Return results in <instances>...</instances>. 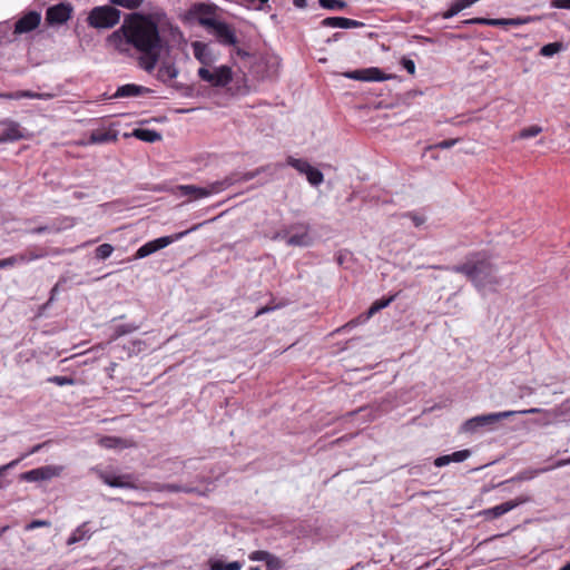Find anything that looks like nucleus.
I'll return each instance as SVG.
<instances>
[{
    "label": "nucleus",
    "instance_id": "1",
    "mask_svg": "<svg viewBox=\"0 0 570 570\" xmlns=\"http://www.w3.org/2000/svg\"><path fill=\"white\" fill-rule=\"evenodd\" d=\"M107 45L120 53L139 51V66L147 72L155 69L163 49L157 24L139 13L128 14L122 26L108 36Z\"/></svg>",
    "mask_w": 570,
    "mask_h": 570
},
{
    "label": "nucleus",
    "instance_id": "2",
    "mask_svg": "<svg viewBox=\"0 0 570 570\" xmlns=\"http://www.w3.org/2000/svg\"><path fill=\"white\" fill-rule=\"evenodd\" d=\"M453 272L463 274L483 295L497 292L502 283L497 267L483 253L469 255L464 263L453 268Z\"/></svg>",
    "mask_w": 570,
    "mask_h": 570
},
{
    "label": "nucleus",
    "instance_id": "3",
    "mask_svg": "<svg viewBox=\"0 0 570 570\" xmlns=\"http://www.w3.org/2000/svg\"><path fill=\"white\" fill-rule=\"evenodd\" d=\"M540 411L541 410L539 407H532V409L522 410V411H503V412H498V413L476 415L474 417L466 420L462 424L461 431L464 433H474L482 428L491 426V425L498 423L499 421H501L503 419H508L515 414H533L534 412H540Z\"/></svg>",
    "mask_w": 570,
    "mask_h": 570
},
{
    "label": "nucleus",
    "instance_id": "4",
    "mask_svg": "<svg viewBox=\"0 0 570 570\" xmlns=\"http://www.w3.org/2000/svg\"><path fill=\"white\" fill-rule=\"evenodd\" d=\"M120 20V11L111 6L95 7L88 14L87 22L96 29H109Z\"/></svg>",
    "mask_w": 570,
    "mask_h": 570
},
{
    "label": "nucleus",
    "instance_id": "5",
    "mask_svg": "<svg viewBox=\"0 0 570 570\" xmlns=\"http://www.w3.org/2000/svg\"><path fill=\"white\" fill-rule=\"evenodd\" d=\"M234 179L232 177H226L223 180H217L209 184L207 187H198L195 185H180L177 189L180 191L181 196H189L194 199L205 198L214 194H218L234 184Z\"/></svg>",
    "mask_w": 570,
    "mask_h": 570
},
{
    "label": "nucleus",
    "instance_id": "6",
    "mask_svg": "<svg viewBox=\"0 0 570 570\" xmlns=\"http://www.w3.org/2000/svg\"><path fill=\"white\" fill-rule=\"evenodd\" d=\"M203 224H196L187 230H184V232L170 235V236H164V237H159L157 239L150 240L138 248V250L135 254V258L136 259L145 258V257L154 254L155 252L167 247L171 243L181 239L187 234H189L194 230H197Z\"/></svg>",
    "mask_w": 570,
    "mask_h": 570
},
{
    "label": "nucleus",
    "instance_id": "7",
    "mask_svg": "<svg viewBox=\"0 0 570 570\" xmlns=\"http://www.w3.org/2000/svg\"><path fill=\"white\" fill-rule=\"evenodd\" d=\"M200 24L207 28L222 45L235 46L237 43L234 29L226 22L215 18H202Z\"/></svg>",
    "mask_w": 570,
    "mask_h": 570
},
{
    "label": "nucleus",
    "instance_id": "8",
    "mask_svg": "<svg viewBox=\"0 0 570 570\" xmlns=\"http://www.w3.org/2000/svg\"><path fill=\"white\" fill-rule=\"evenodd\" d=\"M198 77L213 87H226L233 80V71L228 66H219L213 69L200 67Z\"/></svg>",
    "mask_w": 570,
    "mask_h": 570
},
{
    "label": "nucleus",
    "instance_id": "9",
    "mask_svg": "<svg viewBox=\"0 0 570 570\" xmlns=\"http://www.w3.org/2000/svg\"><path fill=\"white\" fill-rule=\"evenodd\" d=\"M72 11L73 8L68 2L51 6L46 11V21L49 26L63 24L71 18Z\"/></svg>",
    "mask_w": 570,
    "mask_h": 570
},
{
    "label": "nucleus",
    "instance_id": "10",
    "mask_svg": "<svg viewBox=\"0 0 570 570\" xmlns=\"http://www.w3.org/2000/svg\"><path fill=\"white\" fill-rule=\"evenodd\" d=\"M99 479L111 488L139 489L136 478L132 474L115 475L106 471H98Z\"/></svg>",
    "mask_w": 570,
    "mask_h": 570
},
{
    "label": "nucleus",
    "instance_id": "11",
    "mask_svg": "<svg viewBox=\"0 0 570 570\" xmlns=\"http://www.w3.org/2000/svg\"><path fill=\"white\" fill-rule=\"evenodd\" d=\"M530 501V498L527 497V495H521V497H518L513 500H510V501H507V502H503L501 504H498L493 508H490V509H487L482 512V514L487 518V519H497V518H500L501 515L510 512L511 510H513L514 508L523 504V503H527Z\"/></svg>",
    "mask_w": 570,
    "mask_h": 570
},
{
    "label": "nucleus",
    "instance_id": "12",
    "mask_svg": "<svg viewBox=\"0 0 570 570\" xmlns=\"http://www.w3.org/2000/svg\"><path fill=\"white\" fill-rule=\"evenodd\" d=\"M41 22V13L38 11H28L14 23V35H22L33 31Z\"/></svg>",
    "mask_w": 570,
    "mask_h": 570
},
{
    "label": "nucleus",
    "instance_id": "13",
    "mask_svg": "<svg viewBox=\"0 0 570 570\" xmlns=\"http://www.w3.org/2000/svg\"><path fill=\"white\" fill-rule=\"evenodd\" d=\"M61 472L62 466L45 465L23 473L22 479L29 482L50 480L55 476L60 475Z\"/></svg>",
    "mask_w": 570,
    "mask_h": 570
},
{
    "label": "nucleus",
    "instance_id": "14",
    "mask_svg": "<svg viewBox=\"0 0 570 570\" xmlns=\"http://www.w3.org/2000/svg\"><path fill=\"white\" fill-rule=\"evenodd\" d=\"M1 125L3 126V130L0 135V144L23 138V132L17 121L6 119L1 121Z\"/></svg>",
    "mask_w": 570,
    "mask_h": 570
},
{
    "label": "nucleus",
    "instance_id": "15",
    "mask_svg": "<svg viewBox=\"0 0 570 570\" xmlns=\"http://www.w3.org/2000/svg\"><path fill=\"white\" fill-rule=\"evenodd\" d=\"M539 413L544 414L543 424L556 423L562 419H570V405L563 403L552 410H542Z\"/></svg>",
    "mask_w": 570,
    "mask_h": 570
},
{
    "label": "nucleus",
    "instance_id": "16",
    "mask_svg": "<svg viewBox=\"0 0 570 570\" xmlns=\"http://www.w3.org/2000/svg\"><path fill=\"white\" fill-rule=\"evenodd\" d=\"M322 27L326 28H343V29H350V28H360L363 27L364 23L357 20L343 18V17H328L321 21Z\"/></svg>",
    "mask_w": 570,
    "mask_h": 570
},
{
    "label": "nucleus",
    "instance_id": "17",
    "mask_svg": "<svg viewBox=\"0 0 570 570\" xmlns=\"http://www.w3.org/2000/svg\"><path fill=\"white\" fill-rule=\"evenodd\" d=\"M191 46L195 58L203 65V67L208 68L215 61V57L207 45L195 41Z\"/></svg>",
    "mask_w": 570,
    "mask_h": 570
},
{
    "label": "nucleus",
    "instance_id": "18",
    "mask_svg": "<svg viewBox=\"0 0 570 570\" xmlns=\"http://www.w3.org/2000/svg\"><path fill=\"white\" fill-rule=\"evenodd\" d=\"M150 92V89L135 85V83H127L124 86L118 87L117 91L114 94L112 98H128V97H137L145 94Z\"/></svg>",
    "mask_w": 570,
    "mask_h": 570
},
{
    "label": "nucleus",
    "instance_id": "19",
    "mask_svg": "<svg viewBox=\"0 0 570 570\" xmlns=\"http://www.w3.org/2000/svg\"><path fill=\"white\" fill-rule=\"evenodd\" d=\"M345 76L350 79L354 80H367V81H380L383 80V73L377 68H371L366 70H355L345 73Z\"/></svg>",
    "mask_w": 570,
    "mask_h": 570
},
{
    "label": "nucleus",
    "instance_id": "20",
    "mask_svg": "<svg viewBox=\"0 0 570 570\" xmlns=\"http://www.w3.org/2000/svg\"><path fill=\"white\" fill-rule=\"evenodd\" d=\"M471 451L470 450H460L456 452H453L451 454L439 456L434 460V465L438 468L445 466L452 462L459 463L465 461L468 458H470Z\"/></svg>",
    "mask_w": 570,
    "mask_h": 570
},
{
    "label": "nucleus",
    "instance_id": "21",
    "mask_svg": "<svg viewBox=\"0 0 570 570\" xmlns=\"http://www.w3.org/2000/svg\"><path fill=\"white\" fill-rule=\"evenodd\" d=\"M179 71L174 63L164 62L157 71V79L164 83L169 82L178 76Z\"/></svg>",
    "mask_w": 570,
    "mask_h": 570
},
{
    "label": "nucleus",
    "instance_id": "22",
    "mask_svg": "<svg viewBox=\"0 0 570 570\" xmlns=\"http://www.w3.org/2000/svg\"><path fill=\"white\" fill-rule=\"evenodd\" d=\"M117 140V134L109 130H94L90 134L89 141L91 144H106Z\"/></svg>",
    "mask_w": 570,
    "mask_h": 570
},
{
    "label": "nucleus",
    "instance_id": "23",
    "mask_svg": "<svg viewBox=\"0 0 570 570\" xmlns=\"http://www.w3.org/2000/svg\"><path fill=\"white\" fill-rule=\"evenodd\" d=\"M132 136L146 142H156L161 140V135L153 129L137 128L134 130Z\"/></svg>",
    "mask_w": 570,
    "mask_h": 570
},
{
    "label": "nucleus",
    "instance_id": "24",
    "mask_svg": "<svg viewBox=\"0 0 570 570\" xmlns=\"http://www.w3.org/2000/svg\"><path fill=\"white\" fill-rule=\"evenodd\" d=\"M210 570H240L243 563L239 561L224 562L220 559H210L208 561Z\"/></svg>",
    "mask_w": 570,
    "mask_h": 570
},
{
    "label": "nucleus",
    "instance_id": "25",
    "mask_svg": "<svg viewBox=\"0 0 570 570\" xmlns=\"http://www.w3.org/2000/svg\"><path fill=\"white\" fill-rule=\"evenodd\" d=\"M249 559L252 561H264L271 569L275 568L277 563V558H275L269 552L263 550L253 551L249 554Z\"/></svg>",
    "mask_w": 570,
    "mask_h": 570
},
{
    "label": "nucleus",
    "instance_id": "26",
    "mask_svg": "<svg viewBox=\"0 0 570 570\" xmlns=\"http://www.w3.org/2000/svg\"><path fill=\"white\" fill-rule=\"evenodd\" d=\"M87 524H88V522H83L71 533V535L67 540L68 546L75 544L83 539L90 538V533H89V529L87 528Z\"/></svg>",
    "mask_w": 570,
    "mask_h": 570
},
{
    "label": "nucleus",
    "instance_id": "27",
    "mask_svg": "<svg viewBox=\"0 0 570 570\" xmlns=\"http://www.w3.org/2000/svg\"><path fill=\"white\" fill-rule=\"evenodd\" d=\"M549 470H550L549 468H543V469H539V470H525V471L518 473L510 481H512V482L529 481V480L535 478L538 474L547 472Z\"/></svg>",
    "mask_w": 570,
    "mask_h": 570
},
{
    "label": "nucleus",
    "instance_id": "28",
    "mask_svg": "<svg viewBox=\"0 0 570 570\" xmlns=\"http://www.w3.org/2000/svg\"><path fill=\"white\" fill-rule=\"evenodd\" d=\"M156 489L158 491H167V492H186V493L196 492L195 488L184 487V485L174 484V483L157 485Z\"/></svg>",
    "mask_w": 570,
    "mask_h": 570
},
{
    "label": "nucleus",
    "instance_id": "29",
    "mask_svg": "<svg viewBox=\"0 0 570 570\" xmlns=\"http://www.w3.org/2000/svg\"><path fill=\"white\" fill-rule=\"evenodd\" d=\"M100 444L107 449H115V448H127L129 446L127 444L126 440H122L120 438L116 436H106L100 440Z\"/></svg>",
    "mask_w": 570,
    "mask_h": 570
},
{
    "label": "nucleus",
    "instance_id": "30",
    "mask_svg": "<svg viewBox=\"0 0 570 570\" xmlns=\"http://www.w3.org/2000/svg\"><path fill=\"white\" fill-rule=\"evenodd\" d=\"M393 299H394V296H390L389 298H382V299L375 301L368 308L366 318L372 317L375 313H377L382 308L387 307L392 303Z\"/></svg>",
    "mask_w": 570,
    "mask_h": 570
},
{
    "label": "nucleus",
    "instance_id": "31",
    "mask_svg": "<svg viewBox=\"0 0 570 570\" xmlns=\"http://www.w3.org/2000/svg\"><path fill=\"white\" fill-rule=\"evenodd\" d=\"M306 178L308 180V183L313 186H318L323 183L324 180V176L323 174L321 173V170H318L317 168L311 166L308 169H307V173H306Z\"/></svg>",
    "mask_w": 570,
    "mask_h": 570
},
{
    "label": "nucleus",
    "instance_id": "32",
    "mask_svg": "<svg viewBox=\"0 0 570 570\" xmlns=\"http://www.w3.org/2000/svg\"><path fill=\"white\" fill-rule=\"evenodd\" d=\"M309 236L307 233L299 235H292L287 238L286 243L289 246H307L309 245Z\"/></svg>",
    "mask_w": 570,
    "mask_h": 570
},
{
    "label": "nucleus",
    "instance_id": "33",
    "mask_svg": "<svg viewBox=\"0 0 570 570\" xmlns=\"http://www.w3.org/2000/svg\"><path fill=\"white\" fill-rule=\"evenodd\" d=\"M287 164L291 167L295 168L297 171H299L301 174H304V175H306L307 169L311 167L308 161H306L304 159H297V158H294L292 156H289L287 158Z\"/></svg>",
    "mask_w": 570,
    "mask_h": 570
},
{
    "label": "nucleus",
    "instance_id": "34",
    "mask_svg": "<svg viewBox=\"0 0 570 570\" xmlns=\"http://www.w3.org/2000/svg\"><path fill=\"white\" fill-rule=\"evenodd\" d=\"M318 3L327 10H343L347 7V3L343 0H318Z\"/></svg>",
    "mask_w": 570,
    "mask_h": 570
},
{
    "label": "nucleus",
    "instance_id": "35",
    "mask_svg": "<svg viewBox=\"0 0 570 570\" xmlns=\"http://www.w3.org/2000/svg\"><path fill=\"white\" fill-rule=\"evenodd\" d=\"M562 47L563 46L561 42H551V43L544 45L540 49V55L543 57H552L553 55L560 52Z\"/></svg>",
    "mask_w": 570,
    "mask_h": 570
},
{
    "label": "nucleus",
    "instance_id": "36",
    "mask_svg": "<svg viewBox=\"0 0 570 570\" xmlns=\"http://www.w3.org/2000/svg\"><path fill=\"white\" fill-rule=\"evenodd\" d=\"M112 6H119L126 9H137L142 3V0H110Z\"/></svg>",
    "mask_w": 570,
    "mask_h": 570
},
{
    "label": "nucleus",
    "instance_id": "37",
    "mask_svg": "<svg viewBox=\"0 0 570 570\" xmlns=\"http://www.w3.org/2000/svg\"><path fill=\"white\" fill-rule=\"evenodd\" d=\"M114 252V247L110 244H101L96 248V257L99 259L108 258Z\"/></svg>",
    "mask_w": 570,
    "mask_h": 570
},
{
    "label": "nucleus",
    "instance_id": "38",
    "mask_svg": "<svg viewBox=\"0 0 570 570\" xmlns=\"http://www.w3.org/2000/svg\"><path fill=\"white\" fill-rule=\"evenodd\" d=\"M138 330V326L132 324H122L116 327L115 335L112 336V340H116L122 335L129 334Z\"/></svg>",
    "mask_w": 570,
    "mask_h": 570
},
{
    "label": "nucleus",
    "instance_id": "39",
    "mask_svg": "<svg viewBox=\"0 0 570 570\" xmlns=\"http://www.w3.org/2000/svg\"><path fill=\"white\" fill-rule=\"evenodd\" d=\"M541 131H542V127H540L538 125H533V126H530L528 128H523L520 131L519 137L522 138V139H527V138L535 137Z\"/></svg>",
    "mask_w": 570,
    "mask_h": 570
},
{
    "label": "nucleus",
    "instance_id": "40",
    "mask_svg": "<svg viewBox=\"0 0 570 570\" xmlns=\"http://www.w3.org/2000/svg\"><path fill=\"white\" fill-rule=\"evenodd\" d=\"M49 382L55 383L59 386L73 385L75 380L69 376H51L48 379Z\"/></svg>",
    "mask_w": 570,
    "mask_h": 570
},
{
    "label": "nucleus",
    "instance_id": "41",
    "mask_svg": "<svg viewBox=\"0 0 570 570\" xmlns=\"http://www.w3.org/2000/svg\"><path fill=\"white\" fill-rule=\"evenodd\" d=\"M268 0H236V3L246 6L248 8L262 9L263 4Z\"/></svg>",
    "mask_w": 570,
    "mask_h": 570
},
{
    "label": "nucleus",
    "instance_id": "42",
    "mask_svg": "<svg viewBox=\"0 0 570 570\" xmlns=\"http://www.w3.org/2000/svg\"><path fill=\"white\" fill-rule=\"evenodd\" d=\"M19 461H20V459H17V460L11 461L8 464H4V465L0 466V489H2L4 487L3 478H4L6 471H8L9 469L16 466L19 463Z\"/></svg>",
    "mask_w": 570,
    "mask_h": 570
},
{
    "label": "nucleus",
    "instance_id": "43",
    "mask_svg": "<svg viewBox=\"0 0 570 570\" xmlns=\"http://www.w3.org/2000/svg\"><path fill=\"white\" fill-rule=\"evenodd\" d=\"M10 261H12V266H14L17 264H23V263H29L30 262V259L28 257V254L26 252L21 253V254L13 255V256H10Z\"/></svg>",
    "mask_w": 570,
    "mask_h": 570
},
{
    "label": "nucleus",
    "instance_id": "44",
    "mask_svg": "<svg viewBox=\"0 0 570 570\" xmlns=\"http://www.w3.org/2000/svg\"><path fill=\"white\" fill-rule=\"evenodd\" d=\"M485 26H492V27L509 26V19H505V18H500V19L487 18Z\"/></svg>",
    "mask_w": 570,
    "mask_h": 570
},
{
    "label": "nucleus",
    "instance_id": "45",
    "mask_svg": "<svg viewBox=\"0 0 570 570\" xmlns=\"http://www.w3.org/2000/svg\"><path fill=\"white\" fill-rule=\"evenodd\" d=\"M16 97L18 100L22 98L37 99V92L31 90H18L16 91Z\"/></svg>",
    "mask_w": 570,
    "mask_h": 570
},
{
    "label": "nucleus",
    "instance_id": "46",
    "mask_svg": "<svg viewBox=\"0 0 570 570\" xmlns=\"http://www.w3.org/2000/svg\"><path fill=\"white\" fill-rule=\"evenodd\" d=\"M402 66L404 67V69H405L409 73H411V75H413V73H414V71H415V63H414V61H413L412 59L403 58V59H402Z\"/></svg>",
    "mask_w": 570,
    "mask_h": 570
},
{
    "label": "nucleus",
    "instance_id": "47",
    "mask_svg": "<svg viewBox=\"0 0 570 570\" xmlns=\"http://www.w3.org/2000/svg\"><path fill=\"white\" fill-rule=\"evenodd\" d=\"M551 7L556 9H570V0H552Z\"/></svg>",
    "mask_w": 570,
    "mask_h": 570
},
{
    "label": "nucleus",
    "instance_id": "48",
    "mask_svg": "<svg viewBox=\"0 0 570 570\" xmlns=\"http://www.w3.org/2000/svg\"><path fill=\"white\" fill-rule=\"evenodd\" d=\"M531 20V18H509V26H521L525 24Z\"/></svg>",
    "mask_w": 570,
    "mask_h": 570
},
{
    "label": "nucleus",
    "instance_id": "49",
    "mask_svg": "<svg viewBox=\"0 0 570 570\" xmlns=\"http://www.w3.org/2000/svg\"><path fill=\"white\" fill-rule=\"evenodd\" d=\"M50 230L58 232L59 228H51L49 226H40V227H37V228L29 229L28 233H30V234H42V233L50 232Z\"/></svg>",
    "mask_w": 570,
    "mask_h": 570
},
{
    "label": "nucleus",
    "instance_id": "50",
    "mask_svg": "<svg viewBox=\"0 0 570 570\" xmlns=\"http://www.w3.org/2000/svg\"><path fill=\"white\" fill-rule=\"evenodd\" d=\"M487 18H471L462 21V24H484L485 26Z\"/></svg>",
    "mask_w": 570,
    "mask_h": 570
},
{
    "label": "nucleus",
    "instance_id": "51",
    "mask_svg": "<svg viewBox=\"0 0 570 570\" xmlns=\"http://www.w3.org/2000/svg\"><path fill=\"white\" fill-rule=\"evenodd\" d=\"M458 139H448L436 144L434 147L438 148H450L456 144Z\"/></svg>",
    "mask_w": 570,
    "mask_h": 570
},
{
    "label": "nucleus",
    "instance_id": "52",
    "mask_svg": "<svg viewBox=\"0 0 570 570\" xmlns=\"http://www.w3.org/2000/svg\"><path fill=\"white\" fill-rule=\"evenodd\" d=\"M26 253L28 254V257H29L30 262L39 259V258H42L45 256L43 252L28 250Z\"/></svg>",
    "mask_w": 570,
    "mask_h": 570
},
{
    "label": "nucleus",
    "instance_id": "53",
    "mask_svg": "<svg viewBox=\"0 0 570 570\" xmlns=\"http://www.w3.org/2000/svg\"><path fill=\"white\" fill-rule=\"evenodd\" d=\"M49 524L50 523L45 520H35L28 525V529H35V528H39V527H48Z\"/></svg>",
    "mask_w": 570,
    "mask_h": 570
},
{
    "label": "nucleus",
    "instance_id": "54",
    "mask_svg": "<svg viewBox=\"0 0 570 570\" xmlns=\"http://www.w3.org/2000/svg\"><path fill=\"white\" fill-rule=\"evenodd\" d=\"M261 171H262V169H256L254 171L246 173V174H244L242 179L244 181H248V180L255 178Z\"/></svg>",
    "mask_w": 570,
    "mask_h": 570
},
{
    "label": "nucleus",
    "instance_id": "55",
    "mask_svg": "<svg viewBox=\"0 0 570 570\" xmlns=\"http://www.w3.org/2000/svg\"><path fill=\"white\" fill-rule=\"evenodd\" d=\"M55 97L53 94H50V92H37V99H42V100H50Z\"/></svg>",
    "mask_w": 570,
    "mask_h": 570
},
{
    "label": "nucleus",
    "instance_id": "56",
    "mask_svg": "<svg viewBox=\"0 0 570 570\" xmlns=\"http://www.w3.org/2000/svg\"><path fill=\"white\" fill-rule=\"evenodd\" d=\"M58 287H59V283H58V284H56V285L52 287V289H51V292H50V298H49V301H48L47 305L51 304V303L55 301L56 295H57V293H58Z\"/></svg>",
    "mask_w": 570,
    "mask_h": 570
},
{
    "label": "nucleus",
    "instance_id": "57",
    "mask_svg": "<svg viewBox=\"0 0 570 570\" xmlns=\"http://www.w3.org/2000/svg\"><path fill=\"white\" fill-rule=\"evenodd\" d=\"M12 267V261H10V257L0 259V268H7Z\"/></svg>",
    "mask_w": 570,
    "mask_h": 570
},
{
    "label": "nucleus",
    "instance_id": "58",
    "mask_svg": "<svg viewBox=\"0 0 570 570\" xmlns=\"http://www.w3.org/2000/svg\"><path fill=\"white\" fill-rule=\"evenodd\" d=\"M0 98L18 100V98L16 97V91L14 92H0Z\"/></svg>",
    "mask_w": 570,
    "mask_h": 570
},
{
    "label": "nucleus",
    "instance_id": "59",
    "mask_svg": "<svg viewBox=\"0 0 570 570\" xmlns=\"http://www.w3.org/2000/svg\"><path fill=\"white\" fill-rule=\"evenodd\" d=\"M293 3L297 8H305L307 6V0H293Z\"/></svg>",
    "mask_w": 570,
    "mask_h": 570
},
{
    "label": "nucleus",
    "instance_id": "60",
    "mask_svg": "<svg viewBox=\"0 0 570 570\" xmlns=\"http://www.w3.org/2000/svg\"><path fill=\"white\" fill-rule=\"evenodd\" d=\"M568 464H570V458L558 461L554 464V468H561V466H564V465H568Z\"/></svg>",
    "mask_w": 570,
    "mask_h": 570
},
{
    "label": "nucleus",
    "instance_id": "61",
    "mask_svg": "<svg viewBox=\"0 0 570 570\" xmlns=\"http://www.w3.org/2000/svg\"><path fill=\"white\" fill-rule=\"evenodd\" d=\"M116 367H117V363H115V362L110 363V365L107 367V372L110 377H112V374H114Z\"/></svg>",
    "mask_w": 570,
    "mask_h": 570
},
{
    "label": "nucleus",
    "instance_id": "62",
    "mask_svg": "<svg viewBox=\"0 0 570 570\" xmlns=\"http://www.w3.org/2000/svg\"><path fill=\"white\" fill-rule=\"evenodd\" d=\"M235 92L239 95H245L248 92V87L246 85H244L243 87H238Z\"/></svg>",
    "mask_w": 570,
    "mask_h": 570
},
{
    "label": "nucleus",
    "instance_id": "63",
    "mask_svg": "<svg viewBox=\"0 0 570 570\" xmlns=\"http://www.w3.org/2000/svg\"><path fill=\"white\" fill-rule=\"evenodd\" d=\"M269 311H272V308H271V307H267V306L262 307L261 309H258V311L256 312V316L262 315V314H265V313H267V312H269Z\"/></svg>",
    "mask_w": 570,
    "mask_h": 570
},
{
    "label": "nucleus",
    "instance_id": "64",
    "mask_svg": "<svg viewBox=\"0 0 570 570\" xmlns=\"http://www.w3.org/2000/svg\"><path fill=\"white\" fill-rule=\"evenodd\" d=\"M343 36L342 32H336L333 35V38L327 39V42H331L332 40H338Z\"/></svg>",
    "mask_w": 570,
    "mask_h": 570
}]
</instances>
